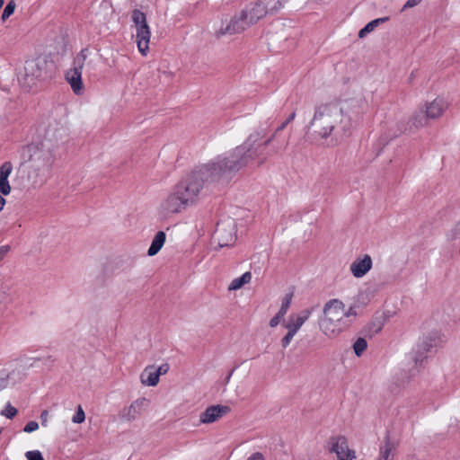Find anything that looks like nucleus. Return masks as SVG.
I'll use <instances>...</instances> for the list:
<instances>
[{"mask_svg": "<svg viewBox=\"0 0 460 460\" xmlns=\"http://www.w3.org/2000/svg\"><path fill=\"white\" fill-rule=\"evenodd\" d=\"M271 139H272V137L269 138L268 140H266V141L263 143V145H264L265 146H268V145L270 143Z\"/></svg>", "mask_w": 460, "mask_h": 460, "instance_id": "44", "label": "nucleus"}, {"mask_svg": "<svg viewBox=\"0 0 460 460\" xmlns=\"http://www.w3.org/2000/svg\"><path fill=\"white\" fill-rule=\"evenodd\" d=\"M252 280V273L245 272L242 276L234 279L228 286L229 291H235L242 288L244 285H247Z\"/></svg>", "mask_w": 460, "mask_h": 460, "instance_id": "23", "label": "nucleus"}, {"mask_svg": "<svg viewBox=\"0 0 460 460\" xmlns=\"http://www.w3.org/2000/svg\"><path fill=\"white\" fill-rule=\"evenodd\" d=\"M288 308V302L286 304H283L279 309V311L277 313V314L272 317L270 321V326L271 328H275L279 325V323L283 320L285 314H287Z\"/></svg>", "mask_w": 460, "mask_h": 460, "instance_id": "26", "label": "nucleus"}, {"mask_svg": "<svg viewBox=\"0 0 460 460\" xmlns=\"http://www.w3.org/2000/svg\"><path fill=\"white\" fill-rule=\"evenodd\" d=\"M356 316L353 306L347 307L341 300L331 299L324 304L318 319L319 332L327 340H336L349 328L351 318Z\"/></svg>", "mask_w": 460, "mask_h": 460, "instance_id": "3", "label": "nucleus"}, {"mask_svg": "<svg viewBox=\"0 0 460 460\" xmlns=\"http://www.w3.org/2000/svg\"><path fill=\"white\" fill-rule=\"evenodd\" d=\"M421 2V0H407L403 5V9H408L416 6Z\"/></svg>", "mask_w": 460, "mask_h": 460, "instance_id": "39", "label": "nucleus"}, {"mask_svg": "<svg viewBox=\"0 0 460 460\" xmlns=\"http://www.w3.org/2000/svg\"><path fill=\"white\" fill-rule=\"evenodd\" d=\"M135 31V39L137 49L144 57L149 52V43L151 38V30L148 24L137 28Z\"/></svg>", "mask_w": 460, "mask_h": 460, "instance_id": "16", "label": "nucleus"}, {"mask_svg": "<svg viewBox=\"0 0 460 460\" xmlns=\"http://www.w3.org/2000/svg\"><path fill=\"white\" fill-rule=\"evenodd\" d=\"M40 420H41V425L44 427H47L48 421H49V411L47 410H44L40 413Z\"/></svg>", "mask_w": 460, "mask_h": 460, "instance_id": "38", "label": "nucleus"}, {"mask_svg": "<svg viewBox=\"0 0 460 460\" xmlns=\"http://www.w3.org/2000/svg\"><path fill=\"white\" fill-rule=\"evenodd\" d=\"M262 6L266 9V13H273L282 7L281 0H260Z\"/></svg>", "mask_w": 460, "mask_h": 460, "instance_id": "27", "label": "nucleus"}, {"mask_svg": "<svg viewBox=\"0 0 460 460\" xmlns=\"http://www.w3.org/2000/svg\"><path fill=\"white\" fill-rule=\"evenodd\" d=\"M367 348V341L366 339L361 338V337L358 338L352 345L353 351L357 357L362 356V354L365 352Z\"/></svg>", "mask_w": 460, "mask_h": 460, "instance_id": "28", "label": "nucleus"}, {"mask_svg": "<svg viewBox=\"0 0 460 460\" xmlns=\"http://www.w3.org/2000/svg\"><path fill=\"white\" fill-rule=\"evenodd\" d=\"M452 231L454 236L460 237V220L455 225Z\"/></svg>", "mask_w": 460, "mask_h": 460, "instance_id": "41", "label": "nucleus"}, {"mask_svg": "<svg viewBox=\"0 0 460 460\" xmlns=\"http://www.w3.org/2000/svg\"><path fill=\"white\" fill-rule=\"evenodd\" d=\"M459 254H460V247H459Z\"/></svg>", "mask_w": 460, "mask_h": 460, "instance_id": "47", "label": "nucleus"}, {"mask_svg": "<svg viewBox=\"0 0 460 460\" xmlns=\"http://www.w3.org/2000/svg\"><path fill=\"white\" fill-rule=\"evenodd\" d=\"M149 405V401L145 397H140L133 401L128 407L122 411V418L127 421L135 420Z\"/></svg>", "mask_w": 460, "mask_h": 460, "instance_id": "15", "label": "nucleus"}, {"mask_svg": "<svg viewBox=\"0 0 460 460\" xmlns=\"http://www.w3.org/2000/svg\"><path fill=\"white\" fill-rule=\"evenodd\" d=\"M230 412V408L226 405H211L199 414V423L211 424L218 421L224 416Z\"/></svg>", "mask_w": 460, "mask_h": 460, "instance_id": "12", "label": "nucleus"}, {"mask_svg": "<svg viewBox=\"0 0 460 460\" xmlns=\"http://www.w3.org/2000/svg\"><path fill=\"white\" fill-rule=\"evenodd\" d=\"M64 130L57 128H50L46 130L44 139L49 142L51 146L58 144L64 138Z\"/></svg>", "mask_w": 460, "mask_h": 460, "instance_id": "22", "label": "nucleus"}, {"mask_svg": "<svg viewBox=\"0 0 460 460\" xmlns=\"http://www.w3.org/2000/svg\"><path fill=\"white\" fill-rule=\"evenodd\" d=\"M187 207L172 189V190L161 200L157 210L162 217H168L175 214H180Z\"/></svg>", "mask_w": 460, "mask_h": 460, "instance_id": "8", "label": "nucleus"}, {"mask_svg": "<svg viewBox=\"0 0 460 460\" xmlns=\"http://www.w3.org/2000/svg\"><path fill=\"white\" fill-rule=\"evenodd\" d=\"M168 370V364H163L159 367L155 365L147 366L140 374V383L145 386H156L159 383L160 376L165 375Z\"/></svg>", "mask_w": 460, "mask_h": 460, "instance_id": "11", "label": "nucleus"}, {"mask_svg": "<svg viewBox=\"0 0 460 460\" xmlns=\"http://www.w3.org/2000/svg\"><path fill=\"white\" fill-rule=\"evenodd\" d=\"M15 8V2L13 0L9 1L2 13V21L5 22L14 13Z\"/></svg>", "mask_w": 460, "mask_h": 460, "instance_id": "29", "label": "nucleus"}, {"mask_svg": "<svg viewBox=\"0 0 460 460\" xmlns=\"http://www.w3.org/2000/svg\"><path fill=\"white\" fill-rule=\"evenodd\" d=\"M328 445L330 453L334 454L338 460L356 459V452L349 447L345 437L339 436L331 438Z\"/></svg>", "mask_w": 460, "mask_h": 460, "instance_id": "9", "label": "nucleus"}, {"mask_svg": "<svg viewBox=\"0 0 460 460\" xmlns=\"http://www.w3.org/2000/svg\"><path fill=\"white\" fill-rule=\"evenodd\" d=\"M429 119V117H428L424 110L421 109L420 111H415L411 116L409 123L411 128L418 129L426 127Z\"/></svg>", "mask_w": 460, "mask_h": 460, "instance_id": "19", "label": "nucleus"}, {"mask_svg": "<svg viewBox=\"0 0 460 460\" xmlns=\"http://www.w3.org/2000/svg\"><path fill=\"white\" fill-rule=\"evenodd\" d=\"M3 4H4V0H0V9L2 8Z\"/></svg>", "mask_w": 460, "mask_h": 460, "instance_id": "46", "label": "nucleus"}, {"mask_svg": "<svg viewBox=\"0 0 460 460\" xmlns=\"http://www.w3.org/2000/svg\"><path fill=\"white\" fill-rule=\"evenodd\" d=\"M251 138L229 153L218 155L182 178L172 188L183 204L189 208L196 204L205 182L219 180L225 175L236 172L254 158Z\"/></svg>", "mask_w": 460, "mask_h": 460, "instance_id": "1", "label": "nucleus"}, {"mask_svg": "<svg viewBox=\"0 0 460 460\" xmlns=\"http://www.w3.org/2000/svg\"><path fill=\"white\" fill-rule=\"evenodd\" d=\"M17 414V410L13 406H12L10 403H7L4 410L1 411V415L8 418L13 419Z\"/></svg>", "mask_w": 460, "mask_h": 460, "instance_id": "34", "label": "nucleus"}, {"mask_svg": "<svg viewBox=\"0 0 460 460\" xmlns=\"http://www.w3.org/2000/svg\"><path fill=\"white\" fill-rule=\"evenodd\" d=\"M450 106L447 96L438 95L434 99L426 102L422 108L430 119H440Z\"/></svg>", "mask_w": 460, "mask_h": 460, "instance_id": "10", "label": "nucleus"}, {"mask_svg": "<svg viewBox=\"0 0 460 460\" xmlns=\"http://www.w3.org/2000/svg\"><path fill=\"white\" fill-rule=\"evenodd\" d=\"M247 460H263V456L261 453H254Z\"/></svg>", "mask_w": 460, "mask_h": 460, "instance_id": "42", "label": "nucleus"}, {"mask_svg": "<svg viewBox=\"0 0 460 460\" xmlns=\"http://www.w3.org/2000/svg\"><path fill=\"white\" fill-rule=\"evenodd\" d=\"M10 251L9 245H3L0 247V261L6 256Z\"/></svg>", "mask_w": 460, "mask_h": 460, "instance_id": "40", "label": "nucleus"}, {"mask_svg": "<svg viewBox=\"0 0 460 460\" xmlns=\"http://www.w3.org/2000/svg\"><path fill=\"white\" fill-rule=\"evenodd\" d=\"M313 313L314 308L308 307L289 314L283 323V326L287 329V333L281 339V345L284 349L289 346L302 326L311 318Z\"/></svg>", "mask_w": 460, "mask_h": 460, "instance_id": "5", "label": "nucleus"}, {"mask_svg": "<svg viewBox=\"0 0 460 460\" xmlns=\"http://www.w3.org/2000/svg\"><path fill=\"white\" fill-rule=\"evenodd\" d=\"M373 261L370 255L364 254L357 257L350 264L349 270L353 277L361 279L372 269Z\"/></svg>", "mask_w": 460, "mask_h": 460, "instance_id": "14", "label": "nucleus"}, {"mask_svg": "<svg viewBox=\"0 0 460 460\" xmlns=\"http://www.w3.org/2000/svg\"><path fill=\"white\" fill-rule=\"evenodd\" d=\"M5 203V199L3 198L2 194H0V212L4 209Z\"/></svg>", "mask_w": 460, "mask_h": 460, "instance_id": "43", "label": "nucleus"}, {"mask_svg": "<svg viewBox=\"0 0 460 460\" xmlns=\"http://www.w3.org/2000/svg\"><path fill=\"white\" fill-rule=\"evenodd\" d=\"M45 62L40 59H31L25 64V75L31 78H40L42 75Z\"/></svg>", "mask_w": 460, "mask_h": 460, "instance_id": "18", "label": "nucleus"}, {"mask_svg": "<svg viewBox=\"0 0 460 460\" xmlns=\"http://www.w3.org/2000/svg\"><path fill=\"white\" fill-rule=\"evenodd\" d=\"M387 18H378L368 22L364 28H362L358 32V37L363 39L368 33L373 31L380 23L385 22Z\"/></svg>", "mask_w": 460, "mask_h": 460, "instance_id": "25", "label": "nucleus"}, {"mask_svg": "<svg viewBox=\"0 0 460 460\" xmlns=\"http://www.w3.org/2000/svg\"><path fill=\"white\" fill-rule=\"evenodd\" d=\"M38 429H39L38 422L31 420V421H29L25 425V427L23 429V431L26 432V433H31L33 431H36Z\"/></svg>", "mask_w": 460, "mask_h": 460, "instance_id": "36", "label": "nucleus"}, {"mask_svg": "<svg viewBox=\"0 0 460 460\" xmlns=\"http://www.w3.org/2000/svg\"><path fill=\"white\" fill-rule=\"evenodd\" d=\"M13 164L11 162H4L0 166V178L8 179L13 172Z\"/></svg>", "mask_w": 460, "mask_h": 460, "instance_id": "30", "label": "nucleus"}, {"mask_svg": "<svg viewBox=\"0 0 460 460\" xmlns=\"http://www.w3.org/2000/svg\"><path fill=\"white\" fill-rule=\"evenodd\" d=\"M9 379H10L9 373L4 369L0 370V392L9 386V385H10Z\"/></svg>", "mask_w": 460, "mask_h": 460, "instance_id": "32", "label": "nucleus"}, {"mask_svg": "<svg viewBox=\"0 0 460 460\" xmlns=\"http://www.w3.org/2000/svg\"><path fill=\"white\" fill-rule=\"evenodd\" d=\"M398 446L397 439L386 434L379 444L378 456L375 460H394Z\"/></svg>", "mask_w": 460, "mask_h": 460, "instance_id": "13", "label": "nucleus"}, {"mask_svg": "<svg viewBox=\"0 0 460 460\" xmlns=\"http://www.w3.org/2000/svg\"><path fill=\"white\" fill-rule=\"evenodd\" d=\"M87 58V50L83 49L75 58L73 66L66 73V81L70 85L73 93L76 95L84 94L85 91L82 78V71Z\"/></svg>", "mask_w": 460, "mask_h": 460, "instance_id": "6", "label": "nucleus"}, {"mask_svg": "<svg viewBox=\"0 0 460 460\" xmlns=\"http://www.w3.org/2000/svg\"><path fill=\"white\" fill-rule=\"evenodd\" d=\"M295 116H296L295 112L291 113V114L289 115V117L287 119V120H286V121H284V122H283V123H282V124H281V125L277 128V132H278V131H280V130H282V129H284V128L287 127V125L294 119Z\"/></svg>", "mask_w": 460, "mask_h": 460, "instance_id": "37", "label": "nucleus"}, {"mask_svg": "<svg viewBox=\"0 0 460 460\" xmlns=\"http://www.w3.org/2000/svg\"><path fill=\"white\" fill-rule=\"evenodd\" d=\"M250 27L244 14L241 12L230 18H226L220 22V24L215 29L217 37L225 35H234L243 32Z\"/></svg>", "mask_w": 460, "mask_h": 460, "instance_id": "7", "label": "nucleus"}, {"mask_svg": "<svg viewBox=\"0 0 460 460\" xmlns=\"http://www.w3.org/2000/svg\"><path fill=\"white\" fill-rule=\"evenodd\" d=\"M12 188L8 179L0 178V194L7 196L11 193Z\"/></svg>", "mask_w": 460, "mask_h": 460, "instance_id": "33", "label": "nucleus"}, {"mask_svg": "<svg viewBox=\"0 0 460 460\" xmlns=\"http://www.w3.org/2000/svg\"><path fill=\"white\" fill-rule=\"evenodd\" d=\"M85 420V413L81 405L76 407L75 415L72 417V422L81 424Z\"/></svg>", "mask_w": 460, "mask_h": 460, "instance_id": "31", "label": "nucleus"}, {"mask_svg": "<svg viewBox=\"0 0 460 460\" xmlns=\"http://www.w3.org/2000/svg\"><path fill=\"white\" fill-rule=\"evenodd\" d=\"M265 160H266L265 157L261 158V159L259 160L258 164L261 165V164H262L265 162Z\"/></svg>", "mask_w": 460, "mask_h": 460, "instance_id": "45", "label": "nucleus"}, {"mask_svg": "<svg viewBox=\"0 0 460 460\" xmlns=\"http://www.w3.org/2000/svg\"><path fill=\"white\" fill-rule=\"evenodd\" d=\"M166 235L164 232L159 231L155 234L151 245L147 251L149 256H155L159 252L165 243Z\"/></svg>", "mask_w": 460, "mask_h": 460, "instance_id": "21", "label": "nucleus"}, {"mask_svg": "<svg viewBox=\"0 0 460 460\" xmlns=\"http://www.w3.org/2000/svg\"><path fill=\"white\" fill-rule=\"evenodd\" d=\"M436 339L425 335L419 338L414 348V352L420 356L424 355L435 345Z\"/></svg>", "mask_w": 460, "mask_h": 460, "instance_id": "20", "label": "nucleus"}, {"mask_svg": "<svg viewBox=\"0 0 460 460\" xmlns=\"http://www.w3.org/2000/svg\"><path fill=\"white\" fill-rule=\"evenodd\" d=\"M131 20L133 22L134 30L148 24L146 14L138 9H134L132 11Z\"/></svg>", "mask_w": 460, "mask_h": 460, "instance_id": "24", "label": "nucleus"}, {"mask_svg": "<svg viewBox=\"0 0 460 460\" xmlns=\"http://www.w3.org/2000/svg\"><path fill=\"white\" fill-rule=\"evenodd\" d=\"M237 239V226L234 219L227 218L217 224L211 244L217 251L224 247H232Z\"/></svg>", "mask_w": 460, "mask_h": 460, "instance_id": "4", "label": "nucleus"}, {"mask_svg": "<svg viewBox=\"0 0 460 460\" xmlns=\"http://www.w3.org/2000/svg\"><path fill=\"white\" fill-rule=\"evenodd\" d=\"M244 14V17L247 20V22L250 26L256 23L259 20L263 18L266 13V9L262 6V3L260 0H257L255 3H252L244 10L242 11Z\"/></svg>", "mask_w": 460, "mask_h": 460, "instance_id": "17", "label": "nucleus"}, {"mask_svg": "<svg viewBox=\"0 0 460 460\" xmlns=\"http://www.w3.org/2000/svg\"><path fill=\"white\" fill-rule=\"evenodd\" d=\"M25 457L27 460H44L42 454L39 450L26 452Z\"/></svg>", "mask_w": 460, "mask_h": 460, "instance_id": "35", "label": "nucleus"}, {"mask_svg": "<svg viewBox=\"0 0 460 460\" xmlns=\"http://www.w3.org/2000/svg\"><path fill=\"white\" fill-rule=\"evenodd\" d=\"M364 106L360 96L321 103L315 108L311 127L321 139L344 135L351 129L354 119L363 113Z\"/></svg>", "mask_w": 460, "mask_h": 460, "instance_id": "2", "label": "nucleus"}]
</instances>
